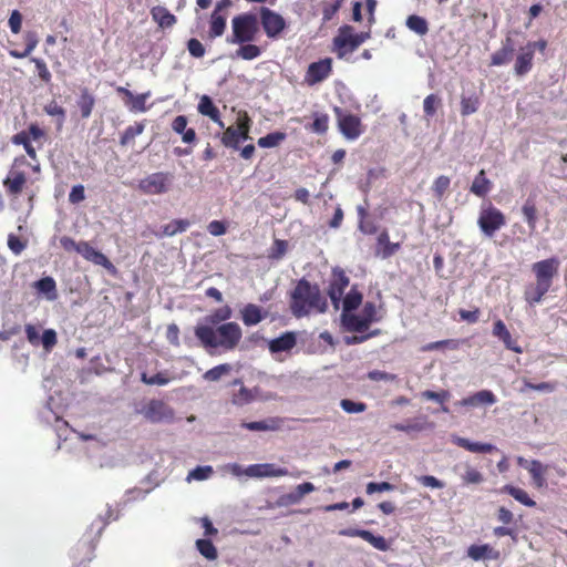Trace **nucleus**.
Instances as JSON below:
<instances>
[{"label": "nucleus", "mask_w": 567, "mask_h": 567, "mask_svg": "<svg viewBox=\"0 0 567 567\" xmlns=\"http://www.w3.org/2000/svg\"><path fill=\"white\" fill-rule=\"evenodd\" d=\"M289 298L290 311L298 319L309 316L312 311L324 313L328 310V301L321 293L320 287L305 277L297 281L289 292Z\"/></svg>", "instance_id": "1"}, {"label": "nucleus", "mask_w": 567, "mask_h": 567, "mask_svg": "<svg viewBox=\"0 0 567 567\" xmlns=\"http://www.w3.org/2000/svg\"><path fill=\"white\" fill-rule=\"evenodd\" d=\"M195 336L208 353L214 354L217 349L234 350L243 337V331L237 322H225L216 329L199 324L195 328Z\"/></svg>", "instance_id": "2"}, {"label": "nucleus", "mask_w": 567, "mask_h": 567, "mask_svg": "<svg viewBox=\"0 0 567 567\" xmlns=\"http://www.w3.org/2000/svg\"><path fill=\"white\" fill-rule=\"evenodd\" d=\"M120 511L113 516L111 507L107 508L105 516L100 515L89 527L84 538L71 550V557L74 561L79 560L75 567H89L87 564L94 558L96 544L110 520H116L120 517Z\"/></svg>", "instance_id": "3"}, {"label": "nucleus", "mask_w": 567, "mask_h": 567, "mask_svg": "<svg viewBox=\"0 0 567 567\" xmlns=\"http://www.w3.org/2000/svg\"><path fill=\"white\" fill-rule=\"evenodd\" d=\"M560 261L557 257H550L536 261L532 265V271L535 275V286H528L525 289L524 298L529 306L540 303L543 297L549 291L554 278L558 275Z\"/></svg>", "instance_id": "4"}, {"label": "nucleus", "mask_w": 567, "mask_h": 567, "mask_svg": "<svg viewBox=\"0 0 567 567\" xmlns=\"http://www.w3.org/2000/svg\"><path fill=\"white\" fill-rule=\"evenodd\" d=\"M231 37L227 39L231 44H244L255 40L258 32L257 16L250 12L238 14L231 20Z\"/></svg>", "instance_id": "5"}, {"label": "nucleus", "mask_w": 567, "mask_h": 567, "mask_svg": "<svg viewBox=\"0 0 567 567\" xmlns=\"http://www.w3.org/2000/svg\"><path fill=\"white\" fill-rule=\"evenodd\" d=\"M369 38V31L354 33L353 27L344 24L339 28L338 34L333 38V51L339 59H342L347 53L355 51Z\"/></svg>", "instance_id": "6"}, {"label": "nucleus", "mask_w": 567, "mask_h": 567, "mask_svg": "<svg viewBox=\"0 0 567 567\" xmlns=\"http://www.w3.org/2000/svg\"><path fill=\"white\" fill-rule=\"evenodd\" d=\"M145 420L150 423H173L175 420V411L163 400L152 399L140 411Z\"/></svg>", "instance_id": "7"}, {"label": "nucleus", "mask_w": 567, "mask_h": 567, "mask_svg": "<svg viewBox=\"0 0 567 567\" xmlns=\"http://www.w3.org/2000/svg\"><path fill=\"white\" fill-rule=\"evenodd\" d=\"M477 224L481 231L486 237L491 238L506 224V219L504 214L498 208L489 205L487 207H482Z\"/></svg>", "instance_id": "8"}, {"label": "nucleus", "mask_w": 567, "mask_h": 567, "mask_svg": "<svg viewBox=\"0 0 567 567\" xmlns=\"http://www.w3.org/2000/svg\"><path fill=\"white\" fill-rule=\"evenodd\" d=\"M171 183L172 175L169 173L157 172L141 179L138 188L145 194L161 195L168 192Z\"/></svg>", "instance_id": "9"}, {"label": "nucleus", "mask_w": 567, "mask_h": 567, "mask_svg": "<svg viewBox=\"0 0 567 567\" xmlns=\"http://www.w3.org/2000/svg\"><path fill=\"white\" fill-rule=\"evenodd\" d=\"M337 120L338 127L341 134L350 141L357 140L362 131H361V120L353 114L346 113L341 107L336 106L333 109Z\"/></svg>", "instance_id": "10"}, {"label": "nucleus", "mask_w": 567, "mask_h": 567, "mask_svg": "<svg viewBox=\"0 0 567 567\" xmlns=\"http://www.w3.org/2000/svg\"><path fill=\"white\" fill-rule=\"evenodd\" d=\"M260 23L270 39L278 38L287 27L284 17L267 7L260 8Z\"/></svg>", "instance_id": "11"}, {"label": "nucleus", "mask_w": 567, "mask_h": 567, "mask_svg": "<svg viewBox=\"0 0 567 567\" xmlns=\"http://www.w3.org/2000/svg\"><path fill=\"white\" fill-rule=\"evenodd\" d=\"M249 136V124L238 125V126H228L225 128L224 134L221 136V143L225 147L239 150V145L241 142L250 140Z\"/></svg>", "instance_id": "12"}, {"label": "nucleus", "mask_w": 567, "mask_h": 567, "mask_svg": "<svg viewBox=\"0 0 567 567\" xmlns=\"http://www.w3.org/2000/svg\"><path fill=\"white\" fill-rule=\"evenodd\" d=\"M288 474V471L284 467H276L271 463H259L251 464L245 467V475L248 477H279Z\"/></svg>", "instance_id": "13"}, {"label": "nucleus", "mask_w": 567, "mask_h": 567, "mask_svg": "<svg viewBox=\"0 0 567 567\" xmlns=\"http://www.w3.org/2000/svg\"><path fill=\"white\" fill-rule=\"evenodd\" d=\"M332 60L330 58H324L317 62H312L309 64L306 81L308 84H316L322 82L331 72Z\"/></svg>", "instance_id": "14"}, {"label": "nucleus", "mask_w": 567, "mask_h": 567, "mask_svg": "<svg viewBox=\"0 0 567 567\" xmlns=\"http://www.w3.org/2000/svg\"><path fill=\"white\" fill-rule=\"evenodd\" d=\"M297 344V332L285 331L279 337L268 341V350L271 354L289 352Z\"/></svg>", "instance_id": "15"}, {"label": "nucleus", "mask_w": 567, "mask_h": 567, "mask_svg": "<svg viewBox=\"0 0 567 567\" xmlns=\"http://www.w3.org/2000/svg\"><path fill=\"white\" fill-rule=\"evenodd\" d=\"M340 321L342 328L348 332H365L370 324L363 318L362 315H355L354 311L351 312H341Z\"/></svg>", "instance_id": "16"}, {"label": "nucleus", "mask_w": 567, "mask_h": 567, "mask_svg": "<svg viewBox=\"0 0 567 567\" xmlns=\"http://www.w3.org/2000/svg\"><path fill=\"white\" fill-rule=\"evenodd\" d=\"M514 52H515L514 40L511 38V35H507L502 41L501 49L492 54L491 65L501 66V65L508 64L513 59Z\"/></svg>", "instance_id": "17"}, {"label": "nucleus", "mask_w": 567, "mask_h": 567, "mask_svg": "<svg viewBox=\"0 0 567 567\" xmlns=\"http://www.w3.org/2000/svg\"><path fill=\"white\" fill-rule=\"evenodd\" d=\"M350 279L347 276L346 271L336 266L331 270V276L328 281L327 293H337L343 296L346 288L349 286Z\"/></svg>", "instance_id": "18"}, {"label": "nucleus", "mask_w": 567, "mask_h": 567, "mask_svg": "<svg viewBox=\"0 0 567 567\" xmlns=\"http://www.w3.org/2000/svg\"><path fill=\"white\" fill-rule=\"evenodd\" d=\"M467 556L475 561L497 560L501 557V553L488 544H482L471 545L467 548Z\"/></svg>", "instance_id": "19"}, {"label": "nucleus", "mask_w": 567, "mask_h": 567, "mask_svg": "<svg viewBox=\"0 0 567 567\" xmlns=\"http://www.w3.org/2000/svg\"><path fill=\"white\" fill-rule=\"evenodd\" d=\"M80 255L86 260L97 266L113 268V265L109 258L103 252L91 246L87 241H80Z\"/></svg>", "instance_id": "20"}, {"label": "nucleus", "mask_w": 567, "mask_h": 567, "mask_svg": "<svg viewBox=\"0 0 567 567\" xmlns=\"http://www.w3.org/2000/svg\"><path fill=\"white\" fill-rule=\"evenodd\" d=\"M452 442L455 445L463 447L466 451L472 452V453H492V452L498 451V449L494 444L472 442L468 439L462 437L458 435H453Z\"/></svg>", "instance_id": "21"}, {"label": "nucleus", "mask_w": 567, "mask_h": 567, "mask_svg": "<svg viewBox=\"0 0 567 567\" xmlns=\"http://www.w3.org/2000/svg\"><path fill=\"white\" fill-rule=\"evenodd\" d=\"M240 317L245 326L251 327L261 322L267 317V312L255 303H247L240 310Z\"/></svg>", "instance_id": "22"}, {"label": "nucleus", "mask_w": 567, "mask_h": 567, "mask_svg": "<svg viewBox=\"0 0 567 567\" xmlns=\"http://www.w3.org/2000/svg\"><path fill=\"white\" fill-rule=\"evenodd\" d=\"M150 13L161 29H171L177 22L176 17L163 6L153 7Z\"/></svg>", "instance_id": "23"}, {"label": "nucleus", "mask_w": 567, "mask_h": 567, "mask_svg": "<svg viewBox=\"0 0 567 567\" xmlns=\"http://www.w3.org/2000/svg\"><path fill=\"white\" fill-rule=\"evenodd\" d=\"M493 334L502 340L508 350H512L516 353L523 352L522 348L517 346L516 341L513 340L507 327L502 320L494 322Z\"/></svg>", "instance_id": "24"}, {"label": "nucleus", "mask_w": 567, "mask_h": 567, "mask_svg": "<svg viewBox=\"0 0 567 567\" xmlns=\"http://www.w3.org/2000/svg\"><path fill=\"white\" fill-rule=\"evenodd\" d=\"M281 423L282 420L280 417H268L261 421L243 422L241 427L249 431L267 432L279 430Z\"/></svg>", "instance_id": "25"}, {"label": "nucleus", "mask_w": 567, "mask_h": 567, "mask_svg": "<svg viewBox=\"0 0 567 567\" xmlns=\"http://www.w3.org/2000/svg\"><path fill=\"white\" fill-rule=\"evenodd\" d=\"M534 54L526 47L520 48L518 55L516 56L514 72L517 76H524L533 68Z\"/></svg>", "instance_id": "26"}, {"label": "nucleus", "mask_w": 567, "mask_h": 567, "mask_svg": "<svg viewBox=\"0 0 567 567\" xmlns=\"http://www.w3.org/2000/svg\"><path fill=\"white\" fill-rule=\"evenodd\" d=\"M33 286L38 293L43 295L47 300L54 301L58 298L56 282L52 277H42L34 281Z\"/></svg>", "instance_id": "27"}, {"label": "nucleus", "mask_w": 567, "mask_h": 567, "mask_svg": "<svg viewBox=\"0 0 567 567\" xmlns=\"http://www.w3.org/2000/svg\"><path fill=\"white\" fill-rule=\"evenodd\" d=\"M377 244H378L377 255L383 259H386V258H390L391 256H393L401 247L399 243L390 241L389 234L386 230H383L379 235Z\"/></svg>", "instance_id": "28"}, {"label": "nucleus", "mask_w": 567, "mask_h": 567, "mask_svg": "<svg viewBox=\"0 0 567 567\" xmlns=\"http://www.w3.org/2000/svg\"><path fill=\"white\" fill-rule=\"evenodd\" d=\"M260 392L261 391L258 386L248 389V388L241 385L240 389L233 394L231 403L237 406H243V405L249 404L252 401L259 399Z\"/></svg>", "instance_id": "29"}, {"label": "nucleus", "mask_w": 567, "mask_h": 567, "mask_svg": "<svg viewBox=\"0 0 567 567\" xmlns=\"http://www.w3.org/2000/svg\"><path fill=\"white\" fill-rule=\"evenodd\" d=\"M426 427L427 417L425 415H420L413 419H409L404 423H395L392 425L393 430L404 433L422 432Z\"/></svg>", "instance_id": "30"}, {"label": "nucleus", "mask_w": 567, "mask_h": 567, "mask_svg": "<svg viewBox=\"0 0 567 567\" xmlns=\"http://www.w3.org/2000/svg\"><path fill=\"white\" fill-rule=\"evenodd\" d=\"M172 128L175 133L182 135L184 143H193L196 140V132L194 128H187V117L178 115L172 123Z\"/></svg>", "instance_id": "31"}, {"label": "nucleus", "mask_w": 567, "mask_h": 567, "mask_svg": "<svg viewBox=\"0 0 567 567\" xmlns=\"http://www.w3.org/2000/svg\"><path fill=\"white\" fill-rule=\"evenodd\" d=\"M76 105L80 109L82 118H87L91 116L95 105V97L92 93H90L87 87L81 89L80 96L76 100Z\"/></svg>", "instance_id": "32"}, {"label": "nucleus", "mask_w": 567, "mask_h": 567, "mask_svg": "<svg viewBox=\"0 0 567 567\" xmlns=\"http://www.w3.org/2000/svg\"><path fill=\"white\" fill-rule=\"evenodd\" d=\"M190 223L187 219H173L168 224L162 226L161 233L156 234L157 237H172L187 230Z\"/></svg>", "instance_id": "33"}, {"label": "nucleus", "mask_w": 567, "mask_h": 567, "mask_svg": "<svg viewBox=\"0 0 567 567\" xmlns=\"http://www.w3.org/2000/svg\"><path fill=\"white\" fill-rule=\"evenodd\" d=\"M501 493H505L511 495L514 499L519 502L520 504L527 506V507H535L536 502L529 497V495L522 488L506 484L501 489Z\"/></svg>", "instance_id": "34"}, {"label": "nucleus", "mask_w": 567, "mask_h": 567, "mask_svg": "<svg viewBox=\"0 0 567 567\" xmlns=\"http://www.w3.org/2000/svg\"><path fill=\"white\" fill-rule=\"evenodd\" d=\"M363 296L358 290V286L353 285L349 292L343 296V309L342 312L355 311L362 303Z\"/></svg>", "instance_id": "35"}, {"label": "nucleus", "mask_w": 567, "mask_h": 567, "mask_svg": "<svg viewBox=\"0 0 567 567\" xmlns=\"http://www.w3.org/2000/svg\"><path fill=\"white\" fill-rule=\"evenodd\" d=\"M481 105L478 95L473 92L471 94H463L461 97V114L462 116H468L477 112Z\"/></svg>", "instance_id": "36"}, {"label": "nucleus", "mask_w": 567, "mask_h": 567, "mask_svg": "<svg viewBox=\"0 0 567 567\" xmlns=\"http://www.w3.org/2000/svg\"><path fill=\"white\" fill-rule=\"evenodd\" d=\"M197 110L202 115L208 116L212 121H219V110L214 104L210 96L203 95L197 105Z\"/></svg>", "instance_id": "37"}, {"label": "nucleus", "mask_w": 567, "mask_h": 567, "mask_svg": "<svg viewBox=\"0 0 567 567\" xmlns=\"http://www.w3.org/2000/svg\"><path fill=\"white\" fill-rule=\"evenodd\" d=\"M491 181L486 178L485 172L482 169L474 178L470 190L478 196L484 197L491 190Z\"/></svg>", "instance_id": "38"}, {"label": "nucleus", "mask_w": 567, "mask_h": 567, "mask_svg": "<svg viewBox=\"0 0 567 567\" xmlns=\"http://www.w3.org/2000/svg\"><path fill=\"white\" fill-rule=\"evenodd\" d=\"M405 25L409 30L413 31L420 37L425 35L429 32V23L425 18L411 14L406 18Z\"/></svg>", "instance_id": "39"}, {"label": "nucleus", "mask_w": 567, "mask_h": 567, "mask_svg": "<svg viewBox=\"0 0 567 567\" xmlns=\"http://www.w3.org/2000/svg\"><path fill=\"white\" fill-rule=\"evenodd\" d=\"M24 183L25 174L23 172H11L4 181L8 192L12 195L21 193Z\"/></svg>", "instance_id": "40"}, {"label": "nucleus", "mask_w": 567, "mask_h": 567, "mask_svg": "<svg viewBox=\"0 0 567 567\" xmlns=\"http://www.w3.org/2000/svg\"><path fill=\"white\" fill-rule=\"evenodd\" d=\"M527 470L533 478L535 486L542 488L547 485L546 478L544 476L545 467L539 461H530Z\"/></svg>", "instance_id": "41"}, {"label": "nucleus", "mask_w": 567, "mask_h": 567, "mask_svg": "<svg viewBox=\"0 0 567 567\" xmlns=\"http://www.w3.org/2000/svg\"><path fill=\"white\" fill-rule=\"evenodd\" d=\"M231 316L233 310L228 305H226L216 309L210 315L206 316L205 321L208 323L207 326H217L220 322L225 323V321L229 320Z\"/></svg>", "instance_id": "42"}, {"label": "nucleus", "mask_w": 567, "mask_h": 567, "mask_svg": "<svg viewBox=\"0 0 567 567\" xmlns=\"http://www.w3.org/2000/svg\"><path fill=\"white\" fill-rule=\"evenodd\" d=\"M209 35L210 38L221 37L226 29V18L216 11L212 12L209 21Z\"/></svg>", "instance_id": "43"}, {"label": "nucleus", "mask_w": 567, "mask_h": 567, "mask_svg": "<svg viewBox=\"0 0 567 567\" xmlns=\"http://www.w3.org/2000/svg\"><path fill=\"white\" fill-rule=\"evenodd\" d=\"M286 137V133L276 131L258 138L257 144L261 148H272L278 146L281 142H284Z\"/></svg>", "instance_id": "44"}, {"label": "nucleus", "mask_w": 567, "mask_h": 567, "mask_svg": "<svg viewBox=\"0 0 567 567\" xmlns=\"http://www.w3.org/2000/svg\"><path fill=\"white\" fill-rule=\"evenodd\" d=\"M522 213L524 215L525 221L527 223L529 229L534 231L536 229L537 223V210L535 203L533 199L527 198L522 207Z\"/></svg>", "instance_id": "45"}, {"label": "nucleus", "mask_w": 567, "mask_h": 567, "mask_svg": "<svg viewBox=\"0 0 567 567\" xmlns=\"http://www.w3.org/2000/svg\"><path fill=\"white\" fill-rule=\"evenodd\" d=\"M11 141L14 145H22L29 157L32 159L37 158L35 148L32 146L27 131H21L14 134Z\"/></svg>", "instance_id": "46"}, {"label": "nucleus", "mask_w": 567, "mask_h": 567, "mask_svg": "<svg viewBox=\"0 0 567 567\" xmlns=\"http://www.w3.org/2000/svg\"><path fill=\"white\" fill-rule=\"evenodd\" d=\"M231 370H233L231 364L221 363V364L215 365L214 368L207 370L203 374V378L206 381L216 382V381L220 380V378L223 375L228 374Z\"/></svg>", "instance_id": "47"}, {"label": "nucleus", "mask_w": 567, "mask_h": 567, "mask_svg": "<svg viewBox=\"0 0 567 567\" xmlns=\"http://www.w3.org/2000/svg\"><path fill=\"white\" fill-rule=\"evenodd\" d=\"M261 50L258 45L251 43L240 44V48L236 51V56L243 60H255L260 56Z\"/></svg>", "instance_id": "48"}, {"label": "nucleus", "mask_w": 567, "mask_h": 567, "mask_svg": "<svg viewBox=\"0 0 567 567\" xmlns=\"http://www.w3.org/2000/svg\"><path fill=\"white\" fill-rule=\"evenodd\" d=\"M151 96V92L147 91L142 94L134 95V97H130V103H125L128 106L131 112H146L148 107L145 105L146 100Z\"/></svg>", "instance_id": "49"}, {"label": "nucleus", "mask_w": 567, "mask_h": 567, "mask_svg": "<svg viewBox=\"0 0 567 567\" xmlns=\"http://www.w3.org/2000/svg\"><path fill=\"white\" fill-rule=\"evenodd\" d=\"M144 128L145 126L143 123H135L134 125L127 126L120 137V144L122 146L127 145L136 136L141 135L144 132Z\"/></svg>", "instance_id": "50"}, {"label": "nucleus", "mask_w": 567, "mask_h": 567, "mask_svg": "<svg viewBox=\"0 0 567 567\" xmlns=\"http://www.w3.org/2000/svg\"><path fill=\"white\" fill-rule=\"evenodd\" d=\"M196 548L208 560H214L217 557V549L210 539H197Z\"/></svg>", "instance_id": "51"}, {"label": "nucleus", "mask_w": 567, "mask_h": 567, "mask_svg": "<svg viewBox=\"0 0 567 567\" xmlns=\"http://www.w3.org/2000/svg\"><path fill=\"white\" fill-rule=\"evenodd\" d=\"M74 434L80 439L82 442H90V445L86 447L87 457L92 458L91 452H100L103 449V443L96 439V436L92 434H84L74 431Z\"/></svg>", "instance_id": "52"}, {"label": "nucleus", "mask_w": 567, "mask_h": 567, "mask_svg": "<svg viewBox=\"0 0 567 567\" xmlns=\"http://www.w3.org/2000/svg\"><path fill=\"white\" fill-rule=\"evenodd\" d=\"M153 487L148 488H141V487H134L131 489H127L125 493V499L118 504V507H124L127 503L137 501V499H144L151 492Z\"/></svg>", "instance_id": "53"}, {"label": "nucleus", "mask_w": 567, "mask_h": 567, "mask_svg": "<svg viewBox=\"0 0 567 567\" xmlns=\"http://www.w3.org/2000/svg\"><path fill=\"white\" fill-rule=\"evenodd\" d=\"M329 127V116L326 113H313V122L311 124L312 132L317 134L327 133Z\"/></svg>", "instance_id": "54"}, {"label": "nucleus", "mask_w": 567, "mask_h": 567, "mask_svg": "<svg viewBox=\"0 0 567 567\" xmlns=\"http://www.w3.org/2000/svg\"><path fill=\"white\" fill-rule=\"evenodd\" d=\"M364 540L368 542L373 548L386 551L390 548L388 540L381 535H374L372 532L367 529Z\"/></svg>", "instance_id": "55"}, {"label": "nucleus", "mask_w": 567, "mask_h": 567, "mask_svg": "<svg viewBox=\"0 0 567 567\" xmlns=\"http://www.w3.org/2000/svg\"><path fill=\"white\" fill-rule=\"evenodd\" d=\"M213 474V467L210 465H198L192 471H189L187 475V481H204L209 478Z\"/></svg>", "instance_id": "56"}, {"label": "nucleus", "mask_w": 567, "mask_h": 567, "mask_svg": "<svg viewBox=\"0 0 567 567\" xmlns=\"http://www.w3.org/2000/svg\"><path fill=\"white\" fill-rule=\"evenodd\" d=\"M141 381L147 385H166L169 383L171 379L166 377L164 372H157L154 375H148L146 372L141 374Z\"/></svg>", "instance_id": "57"}, {"label": "nucleus", "mask_w": 567, "mask_h": 567, "mask_svg": "<svg viewBox=\"0 0 567 567\" xmlns=\"http://www.w3.org/2000/svg\"><path fill=\"white\" fill-rule=\"evenodd\" d=\"M458 346H460L458 340L446 339V340H440V341L430 342V343H427L426 346L423 347V350L424 351H434V350H439V349H442V348H447V349H451V350H455V349L458 348Z\"/></svg>", "instance_id": "58"}, {"label": "nucleus", "mask_w": 567, "mask_h": 567, "mask_svg": "<svg viewBox=\"0 0 567 567\" xmlns=\"http://www.w3.org/2000/svg\"><path fill=\"white\" fill-rule=\"evenodd\" d=\"M341 409L350 414L364 412L367 404L360 401H353L350 399H342L340 402Z\"/></svg>", "instance_id": "59"}, {"label": "nucleus", "mask_w": 567, "mask_h": 567, "mask_svg": "<svg viewBox=\"0 0 567 567\" xmlns=\"http://www.w3.org/2000/svg\"><path fill=\"white\" fill-rule=\"evenodd\" d=\"M484 481L483 474L472 466H466L464 474L462 475V482L465 485L468 484H481Z\"/></svg>", "instance_id": "60"}, {"label": "nucleus", "mask_w": 567, "mask_h": 567, "mask_svg": "<svg viewBox=\"0 0 567 567\" xmlns=\"http://www.w3.org/2000/svg\"><path fill=\"white\" fill-rule=\"evenodd\" d=\"M450 184H451L450 177H447L445 175H441V176L436 177V179L433 183V187H432L435 197L441 199L443 197V195L445 194V192L447 190V188L450 187Z\"/></svg>", "instance_id": "61"}, {"label": "nucleus", "mask_w": 567, "mask_h": 567, "mask_svg": "<svg viewBox=\"0 0 567 567\" xmlns=\"http://www.w3.org/2000/svg\"><path fill=\"white\" fill-rule=\"evenodd\" d=\"M422 398L429 401H434L436 403L443 404L451 396V393L447 390H443L441 392H435L432 390H425L421 393Z\"/></svg>", "instance_id": "62"}, {"label": "nucleus", "mask_w": 567, "mask_h": 567, "mask_svg": "<svg viewBox=\"0 0 567 567\" xmlns=\"http://www.w3.org/2000/svg\"><path fill=\"white\" fill-rule=\"evenodd\" d=\"M441 99L436 94L427 95L423 101V110L426 116L432 117L436 113V107Z\"/></svg>", "instance_id": "63"}, {"label": "nucleus", "mask_w": 567, "mask_h": 567, "mask_svg": "<svg viewBox=\"0 0 567 567\" xmlns=\"http://www.w3.org/2000/svg\"><path fill=\"white\" fill-rule=\"evenodd\" d=\"M186 45H187V50H188L189 54L193 58L199 59L205 55V52H206L205 47L198 39H196V38L189 39L187 41Z\"/></svg>", "instance_id": "64"}]
</instances>
